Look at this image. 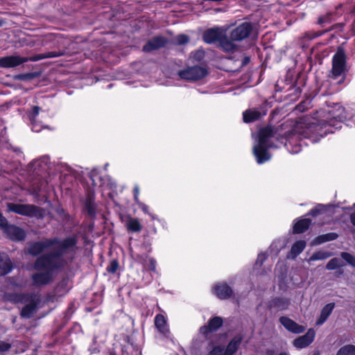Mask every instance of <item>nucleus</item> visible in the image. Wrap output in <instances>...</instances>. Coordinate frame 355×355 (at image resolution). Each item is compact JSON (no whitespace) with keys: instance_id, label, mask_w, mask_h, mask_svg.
Instances as JSON below:
<instances>
[{"instance_id":"1","label":"nucleus","mask_w":355,"mask_h":355,"mask_svg":"<svg viewBox=\"0 0 355 355\" xmlns=\"http://www.w3.org/2000/svg\"><path fill=\"white\" fill-rule=\"evenodd\" d=\"M328 121L313 122L300 133L297 137L300 144L293 145L291 141L286 143L287 150L291 154H297L301 151V146L304 139H309L313 144L317 143L328 133H334L335 130L342 128V123L347 118L345 108L340 104H336L334 107L328 111Z\"/></svg>"},{"instance_id":"2","label":"nucleus","mask_w":355,"mask_h":355,"mask_svg":"<svg viewBox=\"0 0 355 355\" xmlns=\"http://www.w3.org/2000/svg\"><path fill=\"white\" fill-rule=\"evenodd\" d=\"M78 238L76 236H69L54 246L55 250L40 255L35 261L33 268L36 270H49L53 274L67 267L75 259L78 250Z\"/></svg>"},{"instance_id":"3","label":"nucleus","mask_w":355,"mask_h":355,"mask_svg":"<svg viewBox=\"0 0 355 355\" xmlns=\"http://www.w3.org/2000/svg\"><path fill=\"white\" fill-rule=\"evenodd\" d=\"M285 138L277 133V128L267 126L259 130L257 144L253 146V154L259 164H261L271 158L268 149L277 148L274 140L284 143Z\"/></svg>"},{"instance_id":"4","label":"nucleus","mask_w":355,"mask_h":355,"mask_svg":"<svg viewBox=\"0 0 355 355\" xmlns=\"http://www.w3.org/2000/svg\"><path fill=\"white\" fill-rule=\"evenodd\" d=\"M347 71L346 56L343 49H338L332 58V67L329 73V78L336 80L339 78L338 83H341L345 79Z\"/></svg>"},{"instance_id":"5","label":"nucleus","mask_w":355,"mask_h":355,"mask_svg":"<svg viewBox=\"0 0 355 355\" xmlns=\"http://www.w3.org/2000/svg\"><path fill=\"white\" fill-rule=\"evenodd\" d=\"M6 207L8 212H13L24 216L40 219L43 218L45 216L44 210L34 205L8 202Z\"/></svg>"},{"instance_id":"6","label":"nucleus","mask_w":355,"mask_h":355,"mask_svg":"<svg viewBox=\"0 0 355 355\" xmlns=\"http://www.w3.org/2000/svg\"><path fill=\"white\" fill-rule=\"evenodd\" d=\"M19 300L26 304L21 311V316L25 318H32L41 302L40 295L33 293L21 295Z\"/></svg>"},{"instance_id":"7","label":"nucleus","mask_w":355,"mask_h":355,"mask_svg":"<svg viewBox=\"0 0 355 355\" xmlns=\"http://www.w3.org/2000/svg\"><path fill=\"white\" fill-rule=\"evenodd\" d=\"M207 74V69L200 66L189 67L178 71L181 79L191 82L200 80Z\"/></svg>"},{"instance_id":"8","label":"nucleus","mask_w":355,"mask_h":355,"mask_svg":"<svg viewBox=\"0 0 355 355\" xmlns=\"http://www.w3.org/2000/svg\"><path fill=\"white\" fill-rule=\"evenodd\" d=\"M58 243H59L58 237L44 239L39 241L32 242L27 249L28 253L34 257L40 255Z\"/></svg>"},{"instance_id":"9","label":"nucleus","mask_w":355,"mask_h":355,"mask_svg":"<svg viewBox=\"0 0 355 355\" xmlns=\"http://www.w3.org/2000/svg\"><path fill=\"white\" fill-rule=\"evenodd\" d=\"M253 30V24L245 21L234 28L230 33V37L234 41H242L248 37Z\"/></svg>"},{"instance_id":"10","label":"nucleus","mask_w":355,"mask_h":355,"mask_svg":"<svg viewBox=\"0 0 355 355\" xmlns=\"http://www.w3.org/2000/svg\"><path fill=\"white\" fill-rule=\"evenodd\" d=\"M37 270L31 276L32 286L40 288L51 284L53 281V274L49 270Z\"/></svg>"},{"instance_id":"11","label":"nucleus","mask_w":355,"mask_h":355,"mask_svg":"<svg viewBox=\"0 0 355 355\" xmlns=\"http://www.w3.org/2000/svg\"><path fill=\"white\" fill-rule=\"evenodd\" d=\"M26 62L25 57L12 55L0 58V68H14Z\"/></svg>"},{"instance_id":"12","label":"nucleus","mask_w":355,"mask_h":355,"mask_svg":"<svg viewBox=\"0 0 355 355\" xmlns=\"http://www.w3.org/2000/svg\"><path fill=\"white\" fill-rule=\"evenodd\" d=\"M315 336V331L313 329H309L307 332L297 338L295 339L293 345L297 349H303L308 347L313 343Z\"/></svg>"},{"instance_id":"13","label":"nucleus","mask_w":355,"mask_h":355,"mask_svg":"<svg viewBox=\"0 0 355 355\" xmlns=\"http://www.w3.org/2000/svg\"><path fill=\"white\" fill-rule=\"evenodd\" d=\"M167 39L163 36H155L150 39L143 46V51L150 53L164 47L167 44Z\"/></svg>"},{"instance_id":"14","label":"nucleus","mask_w":355,"mask_h":355,"mask_svg":"<svg viewBox=\"0 0 355 355\" xmlns=\"http://www.w3.org/2000/svg\"><path fill=\"white\" fill-rule=\"evenodd\" d=\"M69 290L68 280L64 279L57 284L53 293L48 296V300L54 302L58 300V297L66 295Z\"/></svg>"},{"instance_id":"15","label":"nucleus","mask_w":355,"mask_h":355,"mask_svg":"<svg viewBox=\"0 0 355 355\" xmlns=\"http://www.w3.org/2000/svg\"><path fill=\"white\" fill-rule=\"evenodd\" d=\"M3 229L8 236L12 241H23L26 237L25 232L21 228L16 225H8L7 223L6 226Z\"/></svg>"},{"instance_id":"16","label":"nucleus","mask_w":355,"mask_h":355,"mask_svg":"<svg viewBox=\"0 0 355 355\" xmlns=\"http://www.w3.org/2000/svg\"><path fill=\"white\" fill-rule=\"evenodd\" d=\"M279 322L286 329L293 334H301L305 331V327L304 326L298 324L294 320L286 316L280 317Z\"/></svg>"},{"instance_id":"17","label":"nucleus","mask_w":355,"mask_h":355,"mask_svg":"<svg viewBox=\"0 0 355 355\" xmlns=\"http://www.w3.org/2000/svg\"><path fill=\"white\" fill-rule=\"evenodd\" d=\"M223 323V320L221 317L214 316L209 319L207 325H204L200 327V332L203 335H207L210 332L218 330Z\"/></svg>"},{"instance_id":"18","label":"nucleus","mask_w":355,"mask_h":355,"mask_svg":"<svg viewBox=\"0 0 355 355\" xmlns=\"http://www.w3.org/2000/svg\"><path fill=\"white\" fill-rule=\"evenodd\" d=\"M85 211L90 217H94L96 213L95 194L93 191H89L85 200Z\"/></svg>"},{"instance_id":"19","label":"nucleus","mask_w":355,"mask_h":355,"mask_svg":"<svg viewBox=\"0 0 355 355\" xmlns=\"http://www.w3.org/2000/svg\"><path fill=\"white\" fill-rule=\"evenodd\" d=\"M222 33L218 28H209L205 31L202 35L203 41L207 44H213L219 41Z\"/></svg>"},{"instance_id":"20","label":"nucleus","mask_w":355,"mask_h":355,"mask_svg":"<svg viewBox=\"0 0 355 355\" xmlns=\"http://www.w3.org/2000/svg\"><path fill=\"white\" fill-rule=\"evenodd\" d=\"M290 305V300L284 297H275L268 302V308L277 311L286 310Z\"/></svg>"},{"instance_id":"21","label":"nucleus","mask_w":355,"mask_h":355,"mask_svg":"<svg viewBox=\"0 0 355 355\" xmlns=\"http://www.w3.org/2000/svg\"><path fill=\"white\" fill-rule=\"evenodd\" d=\"M215 295L221 300H225L232 296L233 291L227 284H221L214 288Z\"/></svg>"},{"instance_id":"22","label":"nucleus","mask_w":355,"mask_h":355,"mask_svg":"<svg viewBox=\"0 0 355 355\" xmlns=\"http://www.w3.org/2000/svg\"><path fill=\"white\" fill-rule=\"evenodd\" d=\"M155 325L158 331L165 336H168L170 331L165 317L162 314H157L155 318Z\"/></svg>"},{"instance_id":"23","label":"nucleus","mask_w":355,"mask_h":355,"mask_svg":"<svg viewBox=\"0 0 355 355\" xmlns=\"http://www.w3.org/2000/svg\"><path fill=\"white\" fill-rule=\"evenodd\" d=\"M12 269V262L6 253H0V276L9 273Z\"/></svg>"},{"instance_id":"24","label":"nucleus","mask_w":355,"mask_h":355,"mask_svg":"<svg viewBox=\"0 0 355 355\" xmlns=\"http://www.w3.org/2000/svg\"><path fill=\"white\" fill-rule=\"evenodd\" d=\"M242 341V337L241 336H234L230 342L228 343L226 348L223 349V353L225 355H233L239 349Z\"/></svg>"},{"instance_id":"25","label":"nucleus","mask_w":355,"mask_h":355,"mask_svg":"<svg viewBox=\"0 0 355 355\" xmlns=\"http://www.w3.org/2000/svg\"><path fill=\"white\" fill-rule=\"evenodd\" d=\"M64 55V51H49L44 53H40L35 55L32 57L26 58V62H37L43 59L50 58H57Z\"/></svg>"},{"instance_id":"26","label":"nucleus","mask_w":355,"mask_h":355,"mask_svg":"<svg viewBox=\"0 0 355 355\" xmlns=\"http://www.w3.org/2000/svg\"><path fill=\"white\" fill-rule=\"evenodd\" d=\"M334 307L335 304L334 302L326 304L321 310L320 315L316 321V324L318 326L323 324L331 314Z\"/></svg>"},{"instance_id":"27","label":"nucleus","mask_w":355,"mask_h":355,"mask_svg":"<svg viewBox=\"0 0 355 355\" xmlns=\"http://www.w3.org/2000/svg\"><path fill=\"white\" fill-rule=\"evenodd\" d=\"M311 223L309 218H303L297 220L293 225V232L295 234H300L306 231Z\"/></svg>"},{"instance_id":"28","label":"nucleus","mask_w":355,"mask_h":355,"mask_svg":"<svg viewBox=\"0 0 355 355\" xmlns=\"http://www.w3.org/2000/svg\"><path fill=\"white\" fill-rule=\"evenodd\" d=\"M48 162L49 158L47 157H43L39 159L33 161L31 163V166L33 168L34 172L39 175L41 171H46L48 168Z\"/></svg>"},{"instance_id":"29","label":"nucleus","mask_w":355,"mask_h":355,"mask_svg":"<svg viewBox=\"0 0 355 355\" xmlns=\"http://www.w3.org/2000/svg\"><path fill=\"white\" fill-rule=\"evenodd\" d=\"M234 40L227 37H221L219 40L221 48L226 52H234L237 49V46L234 43Z\"/></svg>"},{"instance_id":"30","label":"nucleus","mask_w":355,"mask_h":355,"mask_svg":"<svg viewBox=\"0 0 355 355\" xmlns=\"http://www.w3.org/2000/svg\"><path fill=\"white\" fill-rule=\"evenodd\" d=\"M333 254L329 251L319 250L314 252L309 259H306L308 263L313 261H322L331 257Z\"/></svg>"},{"instance_id":"31","label":"nucleus","mask_w":355,"mask_h":355,"mask_svg":"<svg viewBox=\"0 0 355 355\" xmlns=\"http://www.w3.org/2000/svg\"><path fill=\"white\" fill-rule=\"evenodd\" d=\"M261 116L260 111L257 110H248L243 112V121L245 123L252 122L259 119Z\"/></svg>"},{"instance_id":"32","label":"nucleus","mask_w":355,"mask_h":355,"mask_svg":"<svg viewBox=\"0 0 355 355\" xmlns=\"http://www.w3.org/2000/svg\"><path fill=\"white\" fill-rule=\"evenodd\" d=\"M306 242L300 240L293 243L291 249V254L293 259H295L305 248Z\"/></svg>"},{"instance_id":"33","label":"nucleus","mask_w":355,"mask_h":355,"mask_svg":"<svg viewBox=\"0 0 355 355\" xmlns=\"http://www.w3.org/2000/svg\"><path fill=\"white\" fill-rule=\"evenodd\" d=\"M127 227L129 231L139 232L141 230L142 226L138 219L130 218L127 221Z\"/></svg>"},{"instance_id":"34","label":"nucleus","mask_w":355,"mask_h":355,"mask_svg":"<svg viewBox=\"0 0 355 355\" xmlns=\"http://www.w3.org/2000/svg\"><path fill=\"white\" fill-rule=\"evenodd\" d=\"M336 355H355V345H346L340 347Z\"/></svg>"},{"instance_id":"35","label":"nucleus","mask_w":355,"mask_h":355,"mask_svg":"<svg viewBox=\"0 0 355 355\" xmlns=\"http://www.w3.org/2000/svg\"><path fill=\"white\" fill-rule=\"evenodd\" d=\"M132 255L135 261L141 264L144 268H146L147 263L148 262V258H150V257L145 254H139L135 252H132Z\"/></svg>"},{"instance_id":"36","label":"nucleus","mask_w":355,"mask_h":355,"mask_svg":"<svg viewBox=\"0 0 355 355\" xmlns=\"http://www.w3.org/2000/svg\"><path fill=\"white\" fill-rule=\"evenodd\" d=\"M343 266V262L339 258H333L329 261L326 266V268L329 270L337 269Z\"/></svg>"},{"instance_id":"37","label":"nucleus","mask_w":355,"mask_h":355,"mask_svg":"<svg viewBox=\"0 0 355 355\" xmlns=\"http://www.w3.org/2000/svg\"><path fill=\"white\" fill-rule=\"evenodd\" d=\"M326 32H327V31H308L304 33L303 37L307 39L308 40H311L313 39L322 36Z\"/></svg>"},{"instance_id":"38","label":"nucleus","mask_w":355,"mask_h":355,"mask_svg":"<svg viewBox=\"0 0 355 355\" xmlns=\"http://www.w3.org/2000/svg\"><path fill=\"white\" fill-rule=\"evenodd\" d=\"M340 256L346 262L355 268V257L348 252H342Z\"/></svg>"},{"instance_id":"39","label":"nucleus","mask_w":355,"mask_h":355,"mask_svg":"<svg viewBox=\"0 0 355 355\" xmlns=\"http://www.w3.org/2000/svg\"><path fill=\"white\" fill-rule=\"evenodd\" d=\"M119 268V262L116 259H113L107 266L106 270L111 274H114Z\"/></svg>"},{"instance_id":"40","label":"nucleus","mask_w":355,"mask_h":355,"mask_svg":"<svg viewBox=\"0 0 355 355\" xmlns=\"http://www.w3.org/2000/svg\"><path fill=\"white\" fill-rule=\"evenodd\" d=\"M11 348V344L0 340V354H3Z\"/></svg>"},{"instance_id":"41","label":"nucleus","mask_w":355,"mask_h":355,"mask_svg":"<svg viewBox=\"0 0 355 355\" xmlns=\"http://www.w3.org/2000/svg\"><path fill=\"white\" fill-rule=\"evenodd\" d=\"M189 41V36L186 35H179L176 37V42L179 45H183L188 43Z\"/></svg>"},{"instance_id":"42","label":"nucleus","mask_w":355,"mask_h":355,"mask_svg":"<svg viewBox=\"0 0 355 355\" xmlns=\"http://www.w3.org/2000/svg\"><path fill=\"white\" fill-rule=\"evenodd\" d=\"M156 266H157L156 260L153 257L148 258V262L147 263L146 268L148 270L153 271V272H157Z\"/></svg>"},{"instance_id":"43","label":"nucleus","mask_w":355,"mask_h":355,"mask_svg":"<svg viewBox=\"0 0 355 355\" xmlns=\"http://www.w3.org/2000/svg\"><path fill=\"white\" fill-rule=\"evenodd\" d=\"M139 208L146 214H148L153 220L156 218L155 216L149 212V207L143 202H138Z\"/></svg>"},{"instance_id":"44","label":"nucleus","mask_w":355,"mask_h":355,"mask_svg":"<svg viewBox=\"0 0 355 355\" xmlns=\"http://www.w3.org/2000/svg\"><path fill=\"white\" fill-rule=\"evenodd\" d=\"M324 210V206L322 205H318L315 208L311 209L309 214L313 216H316L321 214Z\"/></svg>"},{"instance_id":"45","label":"nucleus","mask_w":355,"mask_h":355,"mask_svg":"<svg viewBox=\"0 0 355 355\" xmlns=\"http://www.w3.org/2000/svg\"><path fill=\"white\" fill-rule=\"evenodd\" d=\"M331 14H327V15L322 16L319 17L318 23L320 25H324V24L329 23L331 21Z\"/></svg>"},{"instance_id":"46","label":"nucleus","mask_w":355,"mask_h":355,"mask_svg":"<svg viewBox=\"0 0 355 355\" xmlns=\"http://www.w3.org/2000/svg\"><path fill=\"white\" fill-rule=\"evenodd\" d=\"M40 110V107L38 106H34L32 108L31 114H30V119L31 121H35L36 116L39 114Z\"/></svg>"},{"instance_id":"47","label":"nucleus","mask_w":355,"mask_h":355,"mask_svg":"<svg viewBox=\"0 0 355 355\" xmlns=\"http://www.w3.org/2000/svg\"><path fill=\"white\" fill-rule=\"evenodd\" d=\"M207 355H225L223 348L220 347H215Z\"/></svg>"},{"instance_id":"48","label":"nucleus","mask_w":355,"mask_h":355,"mask_svg":"<svg viewBox=\"0 0 355 355\" xmlns=\"http://www.w3.org/2000/svg\"><path fill=\"white\" fill-rule=\"evenodd\" d=\"M324 235L325 237V242L334 241L338 237V235L334 232L327 233Z\"/></svg>"},{"instance_id":"49","label":"nucleus","mask_w":355,"mask_h":355,"mask_svg":"<svg viewBox=\"0 0 355 355\" xmlns=\"http://www.w3.org/2000/svg\"><path fill=\"white\" fill-rule=\"evenodd\" d=\"M266 259V255L264 253H260L258 254L257 259L256 261L255 265L261 266L263 261Z\"/></svg>"},{"instance_id":"50","label":"nucleus","mask_w":355,"mask_h":355,"mask_svg":"<svg viewBox=\"0 0 355 355\" xmlns=\"http://www.w3.org/2000/svg\"><path fill=\"white\" fill-rule=\"evenodd\" d=\"M323 243H325V237L324 234L315 237L313 242L314 245H320Z\"/></svg>"},{"instance_id":"51","label":"nucleus","mask_w":355,"mask_h":355,"mask_svg":"<svg viewBox=\"0 0 355 355\" xmlns=\"http://www.w3.org/2000/svg\"><path fill=\"white\" fill-rule=\"evenodd\" d=\"M323 243H325V237L324 234L315 237L313 242L314 245H320Z\"/></svg>"},{"instance_id":"52","label":"nucleus","mask_w":355,"mask_h":355,"mask_svg":"<svg viewBox=\"0 0 355 355\" xmlns=\"http://www.w3.org/2000/svg\"><path fill=\"white\" fill-rule=\"evenodd\" d=\"M139 187L138 185H135L134 187V199L137 204H138V202H140L139 200Z\"/></svg>"},{"instance_id":"53","label":"nucleus","mask_w":355,"mask_h":355,"mask_svg":"<svg viewBox=\"0 0 355 355\" xmlns=\"http://www.w3.org/2000/svg\"><path fill=\"white\" fill-rule=\"evenodd\" d=\"M8 223L7 219L0 212V227L3 229Z\"/></svg>"},{"instance_id":"54","label":"nucleus","mask_w":355,"mask_h":355,"mask_svg":"<svg viewBox=\"0 0 355 355\" xmlns=\"http://www.w3.org/2000/svg\"><path fill=\"white\" fill-rule=\"evenodd\" d=\"M32 123H33V126H32V130L34 131V132H38L40 131V128L38 126V125L35 123V121H32Z\"/></svg>"},{"instance_id":"55","label":"nucleus","mask_w":355,"mask_h":355,"mask_svg":"<svg viewBox=\"0 0 355 355\" xmlns=\"http://www.w3.org/2000/svg\"><path fill=\"white\" fill-rule=\"evenodd\" d=\"M97 175V171L96 169H94L91 173H90V178L91 180L94 182H95V178Z\"/></svg>"},{"instance_id":"56","label":"nucleus","mask_w":355,"mask_h":355,"mask_svg":"<svg viewBox=\"0 0 355 355\" xmlns=\"http://www.w3.org/2000/svg\"><path fill=\"white\" fill-rule=\"evenodd\" d=\"M350 221L352 224L355 226V213H353L350 215Z\"/></svg>"},{"instance_id":"57","label":"nucleus","mask_w":355,"mask_h":355,"mask_svg":"<svg viewBox=\"0 0 355 355\" xmlns=\"http://www.w3.org/2000/svg\"><path fill=\"white\" fill-rule=\"evenodd\" d=\"M250 62V58L248 57H245L243 60V64H246Z\"/></svg>"},{"instance_id":"58","label":"nucleus","mask_w":355,"mask_h":355,"mask_svg":"<svg viewBox=\"0 0 355 355\" xmlns=\"http://www.w3.org/2000/svg\"><path fill=\"white\" fill-rule=\"evenodd\" d=\"M6 24V21L3 19L0 18V27H2Z\"/></svg>"},{"instance_id":"59","label":"nucleus","mask_w":355,"mask_h":355,"mask_svg":"<svg viewBox=\"0 0 355 355\" xmlns=\"http://www.w3.org/2000/svg\"><path fill=\"white\" fill-rule=\"evenodd\" d=\"M278 355H289L286 352H281L280 354H279Z\"/></svg>"},{"instance_id":"60","label":"nucleus","mask_w":355,"mask_h":355,"mask_svg":"<svg viewBox=\"0 0 355 355\" xmlns=\"http://www.w3.org/2000/svg\"><path fill=\"white\" fill-rule=\"evenodd\" d=\"M313 355H320L319 352H315Z\"/></svg>"},{"instance_id":"61","label":"nucleus","mask_w":355,"mask_h":355,"mask_svg":"<svg viewBox=\"0 0 355 355\" xmlns=\"http://www.w3.org/2000/svg\"><path fill=\"white\" fill-rule=\"evenodd\" d=\"M33 190H34L35 191H37L40 190V189L37 187V188H34V189H33Z\"/></svg>"},{"instance_id":"62","label":"nucleus","mask_w":355,"mask_h":355,"mask_svg":"<svg viewBox=\"0 0 355 355\" xmlns=\"http://www.w3.org/2000/svg\"><path fill=\"white\" fill-rule=\"evenodd\" d=\"M353 207H355V203L353 205Z\"/></svg>"}]
</instances>
